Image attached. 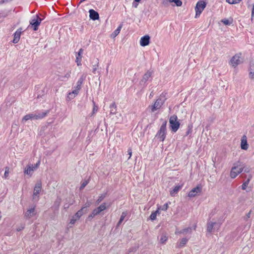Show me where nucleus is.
<instances>
[{"label":"nucleus","instance_id":"f3484780","mask_svg":"<svg viewBox=\"0 0 254 254\" xmlns=\"http://www.w3.org/2000/svg\"><path fill=\"white\" fill-rule=\"evenodd\" d=\"M21 33V29H18L14 34V38L13 43L14 44L17 43L20 39Z\"/></svg>","mask_w":254,"mask_h":254},{"label":"nucleus","instance_id":"ddd939ff","mask_svg":"<svg viewBox=\"0 0 254 254\" xmlns=\"http://www.w3.org/2000/svg\"><path fill=\"white\" fill-rule=\"evenodd\" d=\"M36 214L35 210V206L34 207L28 209L24 215V217L26 219H30L35 216Z\"/></svg>","mask_w":254,"mask_h":254},{"label":"nucleus","instance_id":"3c124183","mask_svg":"<svg viewBox=\"0 0 254 254\" xmlns=\"http://www.w3.org/2000/svg\"><path fill=\"white\" fill-rule=\"evenodd\" d=\"M254 16V4L253 6L252 11V16L253 17Z\"/></svg>","mask_w":254,"mask_h":254},{"label":"nucleus","instance_id":"f257e3e1","mask_svg":"<svg viewBox=\"0 0 254 254\" xmlns=\"http://www.w3.org/2000/svg\"><path fill=\"white\" fill-rule=\"evenodd\" d=\"M242 166L239 162L234 164V166L232 168L230 173V176L232 179L235 178L243 171V167Z\"/></svg>","mask_w":254,"mask_h":254},{"label":"nucleus","instance_id":"a878e982","mask_svg":"<svg viewBox=\"0 0 254 254\" xmlns=\"http://www.w3.org/2000/svg\"><path fill=\"white\" fill-rule=\"evenodd\" d=\"M127 215V212L124 211V212H122V215L120 217V219L119 222H118L117 226H120V225L122 223V222L124 220L125 218L126 217Z\"/></svg>","mask_w":254,"mask_h":254},{"label":"nucleus","instance_id":"f8f14e48","mask_svg":"<svg viewBox=\"0 0 254 254\" xmlns=\"http://www.w3.org/2000/svg\"><path fill=\"white\" fill-rule=\"evenodd\" d=\"M42 188V184L41 182H37L34 188L33 199H36V196L39 194Z\"/></svg>","mask_w":254,"mask_h":254},{"label":"nucleus","instance_id":"5fc2aeb1","mask_svg":"<svg viewBox=\"0 0 254 254\" xmlns=\"http://www.w3.org/2000/svg\"><path fill=\"white\" fill-rule=\"evenodd\" d=\"M160 209H158V208L157 209V210H156L155 211H154V213H156V214L157 215V214H159V211L160 210Z\"/></svg>","mask_w":254,"mask_h":254},{"label":"nucleus","instance_id":"4468645a","mask_svg":"<svg viewBox=\"0 0 254 254\" xmlns=\"http://www.w3.org/2000/svg\"><path fill=\"white\" fill-rule=\"evenodd\" d=\"M106 208L105 203L101 204L98 207L94 209L92 211L93 216H95L99 214L101 212L105 210Z\"/></svg>","mask_w":254,"mask_h":254},{"label":"nucleus","instance_id":"4c0bfd02","mask_svg":"<svg viewBox=\"0 0 254 254\" xmlns=\"http://www.w3.org/2000/svg\"><path fill=\"white\" fill-rule=\"evenodd\" d=\"M83 50L81 48L78 52L77 53V55H76V57H81V58H82V55L83 54Z\"/></svg>","mask_w":254,"mask_h":254},{"label":"nucleus","instance_id":"79ce46f5","mask_svg":"<svg viewBox=\"0 0 254 254\" xmlns=\"http://www.w3.org/2000/svg\"><path fill=\"white\" fill-rule=\"evenodd\" d=\"M8 174H9V168L6 167L4 174V177L5 179H6L7 178V177L8 176Z\"/></svg>","mask_w":254,"mask_h":254},{"label":"nucleus","instance_id":"dca6fc26","mask_svg":"<svg viewBox=\"0 0 254 254\" xmlns=\"http://www.w3.org/2000/svg\"><path fill=\"white\" fill-rule=\"evenodd\" d=\"M89 13L90 18L93 20H98L99 19V13L94 9H90Z\"/></svg>","mask_w":254,"mask_h":254},{"label":"nucleus","instance_id":"cd10ccee","mask_svg":"<svg viewBox=\"0 0 254 254\" xmlns=\"http://www.w3.org/2000/svg\"><path fill=\"white\" fill-rule=\"evenodd\" d=\"M85 208V207H82L75 213L74 216L76 217V219H79L80 218V217L83 215V210Z\"/></svg>","mask_w":254,"mask_h":254},{"label":"nucleus","instance_id":"4be33fe9","mask_svg":"<svg viewBox=\"0 0 254 254\" xmlns=\"http://www.w3.org/2000/svg\"><path fill=\"white\" fill-rule=\"evenodd\" d=\"M110 114L115 115L117 113V106L115 103H113L110 106Z\"/></svg>","mask_w":254,"mask_h":254},{"label":"nucleus","instance_id":"6ab92c4d","mask_svg":"<svg viewBox=\"0 0 254 254\" xmlns=\"http://www.w3.org/2000/svg\"><path fill=\"white\" fill-rule=\"evenodd\" d=\"M34 169L33 168V165H32L31 166L28 165L27 166V167L25 169L24 171V173L25 174H27L30 176H31L33 171H34Z\"/></svg>","mask_w":254,"mask_h":254},{"label":"nucleus","instance_id":"052dcab7","mask_svg":"<svg viewBox=\"0 0 254 254\" xmlns=\"http://www.w3.org/2000/svg\"><path fill=\"white\" fill-rule=\"evenodd\" d=\"M90 217H93L92 213L89 216Z\"/></svg>","mask_w":254,"mask_h":254},{"label":"nucleus","instance_id":"f704fd0d","mask_svg":"<svg viewBox=\"0 0 254 254\" xmlns=\"http://www.w3.org/2000/svg\"><path fill=\"white\" fill-rule=\"evenodd\" d=\"M241 0H226V1L230 4H235L240 2Z\"/></svg>","mask_w":254,"mask_h":254},{"label":"nucleus","instance_id":"aec40b11","mask_svg":"<svg viewBox=\"0 0 254 254\" xmlns=\"http://www.w3.org/2000/svg\"><path fill=\"white\" fill-rule=\"evenodd\" d=\"M183 185L176 186L174 188L170 191V193L172 196H175V195L178 193V192L182 188Z\"/></svg>","mask_w":254,"mask_h":254},{"label":"nucleus","instance_id":"864d4df0","mask_svg":"<svg viewBox=\"0 0 254 254\" xmlns=\"http://www.w3.org/2000/svg\"><path fill=\"white\" fill-rule=\"evenodd\" d=\"M4 0H0V5L2 4L3 3H4Z\"/></svg>","mask_w":254,"mask_h":254},{"label":"nucleus","instance_id":"b1692460","mask_svg":"<svg viewBox=\"0 0 254 254\" xmlns=\"http://www.w3.org/2000/svg\"><path fill=\"white\" fill-rule=\"evenodd\" d=\"M250 71V77L254 80V64H251Z\"/></svg>","mask_w":254,"mask_h":254},{"label":"nucleus","instance_id":"c756f323","mask_svg":"<svg viewBox=\"0 0 254 254\" xmlns=\"http://www.w3.org/2000/svg\"><path fill=\"white\" fill-rule=\"evenodd\" d=\"M168 208V203H166L164 205L158 207V209H161V210H163V211H166L167 210Z\"/></svg>","mask_w":254,"mask_h":254},{"label":"nucleus","instance_id":"72a5a7b5","mask_svg":"<svg viewBox=\"0 0 254 254\" xmlns=\"http://www.w3.org/2000/svg\"><path fill=\"white\" fill-rule=\"evenodd\" d=\"M122 27V25H120L118 27V28L116 30L114 31L113 33L115 36L119 34V33H120V32L121 31Z\"/></svg>","mask_w":254,"mask_h":254},{"label":"nucleus","instance_id":"9d476101","mask_svg":"<svg viewBox=\"0 0 254 254\" xmlns=\"http://www.w3.org/2000/svg\"><path fill=\"white\" fill-rule=\"evenodd\" d=\"M202 191V187L201 185H198L195 188L190 190L188 193V196L192 197L196 196L198 193H200Z\"/></svg>","mask_w":254,"mask_h":254},{"label":"nucleus","instance_id":"a19ab883","mask_svg":"<svg viewBox=\"0 0 254 254\" xmlns=\"http://www.w3.org/2000/svg\"><path fill=\"white\" fill-rule=\"evenodd\" d=\"M105 196H106V194H102L101 196H100L99 197L98 200H97V202L98 203L100 202L105 197Z\"/></svg>","mask_w":254,"mask_h":254},{"label":"nucleus","instance_id":"f03ea898","mask_svg":"<svg viewBox=\"0 0 254 254\" xmlns=\"http://www.w3.org/2000/svg\"><path fill=\"white\" fill-rule=\"evenodd\" d=\"M48 113L49 111H47L46 112H43L38 114H27L23 118L22 122L24 123L30 119L38 120L42 119L45 117Z\"/></svg>","mask_w":254,"mask_h":254},{"label":"nucleus","instance_id":"7c9ffc66","mask_svg":"<svg viewBox=\"0 0 254 254\" xmlns=\"http://www.w3.org/2000/svg\"><path fill=\"white\" fill-rule=\"evenodd\" d=\"M61 199L60 198H57L54 202V206L58 208L61 204Z\"/></svg>","mask_w":254,"mask_h":254},{"label":"nucleus","instance_id":"39448f33","mask_svg":"<svg viewBox=\"0 0 254 254\" xmlns=\"http://www.w3.org/2000/svg\"><path fill=\"white\" fill-rule=\"evenodd\" d=\"M153 71L148 70L143 75L142 78L139 81V84L142 87H145L147 85L146 82L149 80L150 78H152V75Z\"/></svg>","mask_w":254,"mask_h":254},{"label":"nucleus","instance_id":"0e129e2a","mask_svg":"<svg viewBox=\"0 0 254 254\" xmlns=\"http://www.w3.org/2000/svg\"><path fill=\"white\" fill-rule=\"evenodd\" d=\"M196 226H194V229L195 230Z\"/></svg>","mask_w":254,"mask_h":254},{"label":"nucleus","instance_id":"680f3d73","mask_svg":"<svg viewBox=\"0 0 254 254\" xmlns=\"http://www.w3.org/2000/svg\"><path fill=\"white\" fill-rule=\"evenodd\" d=\"M21 230V229L20 228H19L18 229H17V231H20Z\"/></svg>","mask_w":254,"mask_h":254},{"label":"nucleus","instance_id":"5701e85b","mask_svg":"<svg viewBox=\"0 0 254 254\" xmlns=\"http://www.w3.org/2000/svg\"><path fill=\"white\" fill-rule=\"evenodd\" d=\"M215 224V222H208L207 223V231L209 233L212 232L213 227Z\"/></svg>","mask_w":254,"mask_h":254},{"label":"nucleus","instance_id":"1a4fd4ad","mask_svg":"<svg viewBox=\"0 0 254 254\" xmlns=\"http://www.w3.org/2000/svg\"><path fill=\"white\" fill-rule=\"evenodd\" d=\"M164 103V100L162 99L161 97L157 99L154 104L150 107L151 112H154L155 111L160 109Z\"/></svg>","mask_w":254,"mask_h":254},{"label":"nucleus","instance_id":"e433bc0d","mask_svg":"<svg viewBox=\"0 0 254 254\" xmlns=\"http://www.w3.org/2000/svg\"><path fill=\"white\" fill-rule=\"evenodd\" d=\"M78 219H76V217L74 215L72 217V218H71L70 220V222L69 223L70 224H72V225H73L75 224V222Z\"/></svg>","mask_w":254,"mask_h":254},{"label":"nucleus","instance_id":"423d86ee","mask_svg":"<svg viewBox=\"0 0 254 254\" xmlns=\"http://www.w3.org/2000/svg\"><path fill=\"white\" fill-rule=\"evenodd\" d=\"M206 5V3L203 0H199L197 1L195 7V17L199 15L205 8Z\"/></svg>","mask_w":254,"mask_h":254},{"label":"nucleus","instance_id":"bb28decb","mask_svg":"<svg viewBox=\"0 0 254 254\" xmlns=\"http://www.w3.org/2000/svg\"><path fill=\"white\" fill-rule=\"evenodd\" d=\"M168 2L170 3L174 2L175 5L177 6H181L182 5V1L180 0H168ZM174 6V5H173Z\"/></svg>","mask_w":254,"mask_h":254},{"label":"nucleus","instance_id":"9b49d317","mask_svg":"<svg viewBox=\"0 0 254 254\" xmlns=\"http://www.w3.org/2000/svg\"><path fill=\"white\" fill-rule=\"evenodd\" d=\"M81 85L82 84L78 83V82H77L76 86L74 87V89L72 92L69 93L67 98L69 99L74 98L78 94L79 91L81 89Z\"/></svg>","mask_w":254,"mask_h":254},{"label":"nucleus","instance_id":"13d9d810","mask_svg":"<svg viewBox=\"0 0 254 254\" xmlns=\"http://www.w3.org/2000/svg\"><path fill=\"white\" fill-rule=\"evenodd\" d=\"M141 0H134L135 1L137 2H139Z\"/></svg>","mask_w":254,"mask_h":254},{"label":"nucleus","instance_id":"6e6552de","mask_svg":"<svg viewBox=\"0 0 254 254\" xmlns=\"http://www.w3.org/2000/svg\"><path fill=\"white\" fill-rule=\"evenodd\" d=\"M42 18L39 17L38 15H36V18L32 19L30 21V24L34 31H36L38 29V27L42 21Z\"/></svg>","mask_w":254,"mask_h":254},{"label":"nucleus","instance_id":"c9c22d12","mask_svg":"<svg viewBox=\"0 0 254 254\" xmlns=\"http://www.w3.org/2000/svg\"><path fill=\"white\" fill-rule=\"evenodd\" d=\"M221 22L225 25H230L231 24V22L227 19H222Z\"/></svg>","mask_w":254,"mask_h":254},{"label":"nucleus","instance_id":"2eb2a0df","mask_svg":"<svg viewBox=\"0 0 254 254\" xmlns=\"http://www.w3.org/2000/svg\"><path fill=\"white\" fill-rule=\"evenodd\" d=\"M150 42V37L148 35H145L141 38L140 45L145 47L149 45Z\"/></svg>","mask_w":254,"mask_h":254},{"label":"nucleus","instance_id":"338daca9","mask_svg":"<svg viewBox=\"0 0 254 254\" xmlns=\"http://www.w3.org/2000/svg\"><path fill=\"white\" fill-rule=\"evenodd\" d=\"M38 197H39L38 196ZM38 200V198H37L36 199V200Z\"/></svg>","mask_w":254,"mask_h":254},{"label":"nucleus","instance_id":"2f4dec72","mask_svg":"<svg viewBox=\"0 0 254 254\" xmlns=\"http://www.w3.org/2000/svg\"><path fill=\"white\" fill-rule=\"evenodd\" d=\"M86 77V75L83 74L81 75V76L80 77V78L78 79L77 82H78V83L82 84L84 80L85 79Z\"/></svg>","mask_w":254,"mask_h":254},{"label":"nucleus","instance_id":"0eeeda50","mask_svg":"<svg viewBox=\"0 0 254 254\" xmlns=\"http://www.w3.org/2000/svg\"><path fill=\"white\" fill-rule=\"evenodd\" d=\"M242 63L243 60L241 57V54H236L230 60L231 64L234 67Z\"/></svg>","mask_w":254,"mask_h":254},{"label":"nucleus","instance_id":"ea45409f","mask_svg":"<svg viewBox=\"0 0 254 254\" xmlns=\"http://www.w3.org/2000/svg\"><path fill=\"white\" fill-rule=\"evenodd\" d=\"M157 215L156 214V213H154V212H152L150 216V218L151 220L153 221L156 219Z\"/></svg>","mask_w":254,"mask_h":254},{"label":"nucleus","instance_id":"37998d69","mask_svg":"<svg viewBox=\"0 0 254 254\" xmlns=\"http://www.w3.org/2000/svg\"><path fill=\"white\" fill-rule=\"evenodd\" d=\"M81 59L82 58H81V57H76L75 62L77 63L78 66L81 65Z\"/></svg>","mask_w":254,"mask_h":254},{"label":"nucleus","instance_id":"4d7b16f0","mask_svg":"<svg viewBox=\"0 0 254 254\" xmlns=\"http://www.w3.org/2000/svg\"><path fill=\"white\" fill-rule=\"evenodd\" d=\"M68 207H69L68 205H67V206H66L65 205H64V208H68Z\"/></svg>","mask_w":254,"mask_h":254},{"label":"nucleus","instance_id":"393cba45","mask_svg":"<svg viewBox=\"0 0 254 254\" xmlns=\"http://www.w3.org/2000/svg\"><path fill=\"white\" fill-rule=\"evenodd\" d=\"M189 239L186 238H183L178 245V247L181 248L185 246L188 242Z\"/></svg>","mask_w":254,"mask_h":254},{"label":"nucleus","instance_id":"e2e57ef3","mask_svg":"<svg viewBox=\"0 0 254 254\" xmlns=\"http://www.w3.org/2000/svg\"><path fill=\"white\" fill-rule=\"evenodd\" d=\"M245 171L246 172H248V171H247V170H245Z\"/></svg>","mask_w":254,"mask_h":254},{"label":"nucleus","instance_id":"09e8293b","mask_svg":"<svg viewBox=\"0 0 254 254\" xmlns=\"http://www.w3.org/2000/svg\"><path fill=\"white\" fill-rule=\"evenodd\" d=\"M127 152H128V155H129V158H130V157H131V154H132L131 149L130 148L128 149Z\"/></svg>","mask_w":254,"mask_h":254},{"label":"nucleus","instance_id":"20e7f679","mask_svg":"<svg viewBox=\"0 0 254 254\" xmlns=\"http://www.w3.org/2000/svg\"><path fill=\"white\" fill-rule=\"evenodd\" d=\"M166 125L167 121H164L156 135V137L159 138L161 141H164L166 137Z\"/></svg>","mask_w":254,"mask_h":254},{"label":"nucleus","instance_id":"a18cd8bd","mask_svg":"<svg viewBox=\"0 0 254 254\" xmlns=\"http://www.w3.org/2000/svg\"><path fill=\"white\" fill-rule=\"evenodd\" d=\"M40 164V160H38V162L34 165V166H33V168L35 170L39 167Z\"/></svg>","mask_w":254,"mask_h":254},{"label":"nucleus","instance_id":"bf43d9fd","mask_svg":"<svg viewBox=\"0 0 254 254\" xmlns=\"http://www.w3.org/2000/svg\"><path fill=\"white\" fill-rule=\"evenodd\" d=\"M163 3H165L166 2V1L168 2V0H163Z\"/></svg>","mask_w":254,"mask_h":254},{"label":"nucleus","instance_id":"6e6d98bb","mask_svg":"<svg viewBox=\"0 0 254 254\" xmlns=\"http://www.w3.org/2000/svg\"><path fill=\"white\" fill-rule=\"evenodd\" d=\"M137 5H138V4L136 3V4H133V6L134 7H137Z\"/></svg>","mask_w":254,"mask_h":254},{"label":"nucleus","instance_id":"de8ad7c7","mask_svg":"<svg viewBox=\"0 0 254 254\" xmlns=\"http://www.w3.org/2000/svg\"><path fill=\"white\" fill-rule=\"evenodd\" d=\"M98 66V62H96V64L93 65L92 72L95 73V71L97 70V66Z\"/></svg>","mask_w":254,"mask_h":254},{"label":"nucleus","instance_id":"58836bf2","mask_svg":"<svg viewBox=\"0 0 254 254\" xmlns=\"http://www.w3.org/2000/svg\"><path fill=\"white\" fill-rule=\"evenodd\" d=\"M88 183V182L87 181H85L84 182H83L80 186V190H83L87 186Z\"/></svg>","mask_w":254,"mask_h":254},{"label":"nucleus","instance_id":"a211bd4d","mask_svg":"<svg viewBox=\"0 0 254 254\" xmlns=\"http://www.w3.org/2000/svg\"><path fill=\"white\" fill-rule=\"evenodd\" d=\"M241 147L242 149L247 150L248 148V144L247 141V137L243 135L241 140Z\"/></svg>","mask_w":254,"mask_h":254},{"label":"nucleus","instance_id":"8fccbe9b","mask_svg":"<svg viewBox=\"0 0 254 254\" xmlns=\"http://www.w3.org/2000/svg\"><path fill=\"white\" fill-rule=\"evenodd\" d=\"M70 72H68L64 75V77H65L66 78H68L70 77Z\"/></svg>","mask_w":254,"mask_h":254},{"label":"nucleus","instance_id":"49530a36","mask_svg":"<svg viewBox=\"0 0 254 254\" xmlns=\"http://www.w3.org/2000/svg\"><path fill=\"white\" fill-rule=\"evenodd\" d=\"M93 103L94 105L93 108V112L94 113L95 112H97L98 110V106L95 105V102L93 101Z\"/></svg>","mask_w":254,"mask_h":254},{"label":"nucleus","instance_id":"7ed1b4c3","mask_svg":"<svg viewBox=\"0 0 254 254\" xmlns=\"http://www.w3.org/2000/svg\"><path fill=\"white\" fill-rule=\"evenodd\" d=\"M178 118L176 115L172 116L169 119L170 126L171 130L176 132L179 129L180 123L177 121Z\"/></svg>","mask_w":254,"mask_h":254},{"label":"nucleus","instance_id":"412c9836","mask_svg":"<svg viewBox=\"0 0 254 254\" xmlns=\"http://www.w3.org/2000/svg\"><path fill=\"white\" fill-rule=\"evenodd\" d=\"M192 232V229L190 227H188L187 228L184 229L180 231H176L175 232L176 234H187V233H191Z\"/></svg>","mask_w":254,"mask_h":254},{"label":"nucleus","instance_id":"603ef678","mask_svg":"<svg viewBox=\"0 0 254 254\" xmlns=\"http://www.w3.org/2000/svg\"><path fill=\"white\" fill-rule=\"evenodd\" d=\"M190 131H191V129L190 128L186 132V135H188L190 133Z\"/></svg>","mask_w":254,"mask_h":254},{"label":"nucleus","instance_id":"473e14b6","mask_svg":"<svg viewBox=\"0 0 254 254\" xmlns=\"http://www.w3.org/2000/svg\"><path fill=\"white\" fill-rule=\"evenodd\" d=\"M168 240V237L166 235H162L160 239V242L162 244H164Z\"/></svg>","mask_w":254,"mask_h":254},{"label":"nucleus","instance_id":"c85d7f7f","mask_svg":"<svg viewBox=\"0 0 254 254\" xmlns=\"http://www.w3.org/2000/svg\"><path fill=\"white\" fill-rule=\"evenodd\" d=\"M250 179H248L243 184V185H242V189L243 190H245L247 189V188L250 183Z\"/></svg>","mask_w":254,"mask_h":254},{"label":"nucleus","instance_id":"c03bdc74","mask_svg":"<svg viewBox=\"0 0 254 254\" xmlns=\"http://www.w3.org/2000/svg\"><path fill=\"white\" fill-rule=\"evenodd\" d=\"M251 215V211H250L244 217V220L247 221L249 218H250Z\"/></svg>","mask_w":254,"mask_h":254},{"label":"nucleus","instance_id":"69168bd1","mask_svg":"<svg viewBox=\"0 0 254 254\" xmlns=\"http://www.w3.org/2000/svg\"><path fill=\"white\" fill-rule=\"evenodd\" d=\"M106 70H107V71H108V67L107 68Z\"/></svg>","mask_w":254,"mask_h":254}]
</instances>
